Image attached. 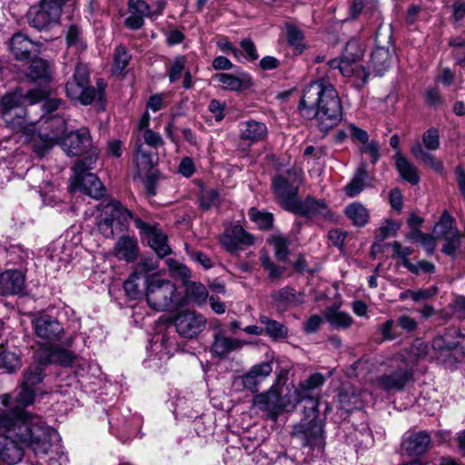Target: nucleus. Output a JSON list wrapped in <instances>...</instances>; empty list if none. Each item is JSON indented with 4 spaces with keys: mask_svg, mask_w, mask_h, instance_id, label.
I'll list each match as a JSON object with an SVG mask.
<instances>
[{
    "mask_svg": "<svg viewBox=\"0 0 465 465\" xmlns=\"http://www.w3.org/2000/svg\"><path fill=\"white\" fill-rule=\"evenodd\" d=\"M63 151L70 156H78L91 147V136L88 129L81 128L76 132L65 134L58 142Z\"/></svg>",
    "mask_w": 465,
    "mask_h": 465,
    "instance_id": "4468645a",
    "label": "nucleus"
},
{
    "mask_svg": "<svg viewBox=\"0 0 465 465\" xmlns=\"http://www.w3.org/2000/svg\"><path fill=\"white\" fill-rule=\"evenodd\" d=\"M24 96L17 92L9 93L0 100L2 116L6 123H10L11 112L20 106Z\"/></svg>",
    "mask_w": 465,
    "mask_h": 465,
    "instance_id": "58836bf2",
    "label": "nucleus"
},
{
    "mask_svg": "<svg viewBox=\"0 0 465 465\" xmlns=\"http://www.w3.org/2000/svg\"><path fill=\"white\" fill-rule=\"evenodd\" d=\"M400 228V225L391 221H387L384 225L380 227L379 229V234L378 238L380 241H383L387 239L390 236H393L397 233L398 230Z\"/></svg>",
    "mask_w": 465,
    "mask_h": 465,
    "instance_id": "774afa93",
    "label": "nucleus"
},
{
    "mask_svg": "<svg viewBox=\"0 0 465 465\" xmlns=\"http://www.w3.org/2000/svg\"><path fill=\"white\" fill-rule=\"evenodd\" d=\"M269 242L273 246L275 256L280 261H285L289 255L290 241L282 235H272Z\"/></svg>",
    "mask_w": 465,
    "mask_h": 465,
    "instance_id": "de8ad7c7",
    "label": "nucleus"
},
{
    "mask_svg": "<svg viewBox=\"0 0 465 465\" xmlns=\"http://www.w3.org/2000/svg\"><path fill=\"white\" fill-rule=\"evenodd\" d=\"M454 223L452 216L447 211H444L439 223L434 226V233L438 238L445 237L450 232L456 233L458 228L455 226Z\"/></svg>",
    "mask_w": 465,
    "mask_h": 465,
    "instance_id": "c03bdc74",
    "label": "nucleus"
},
{
    "mask_svg": "<svg viewBox=\"0 0 465 465\" xmlns=\"http://www.w3.org/2000/svg\"><path fill=\"white\" fill-rule=\"evenodd\" d=\"M288 176L293 175V179L284 175H278L272 179V189L282 208L292 212L299 202V186L302 182V172L297 170L288 171Z\"/></svg>",
    "mask_w": 465,
    "mask_h": 465,
    "instance_id": "1a4fd4ad",
    "label": "nucleus"
},
{
    "mask_svg": "<svg viewBox=\"0 0 465 465\" xmlns=\"http://www.w3.org/2000/svg\"><path fill=\"white\" fill-rule=\"evenodd\" d=\"M372 177L368 173L366 162H361L356 168L351 179L344 186L343 192L348 197L359 195L366 187L371 186Z\"/></svg>",
    "mask_w": 465,
    "mask_h": 465,
    "instance_id": "412c9836",
    "label": "nucleus"
},
{
    "mask_svg": "<svg viewBox=\"0 0 465 465\" xmlns=\"http://www.w3.org/2000/svg\"><path fill=\"white\" fill-rule=\"evenodd\" d=\"M220 242L224 250L234 252L240 249L241 245H252L254 237L241 225L236 224L223 232Z\"/></svg>",
    "mask_w": 465,
    "mask_h": 465,
    "instance_id": "f3484780",
    "label": "nucleus"
},
{
    "mask_svg": "<svg viewBox=\"0 0 465 465\" xmlns=\"http://www.w3.org/2000/svg\"><path fill=\"white\" fill-rule=\"evenodd\" d=\"M133 213L120 201L112 199L101 204L97 228L105 238H114L128 230Z\"/></svg>",
    "mask_w": 465,
    "mask_h": 465,
    "instance_id": "39448f33",
    "label": "nucleus"
},
{
    "mask_svg": "<svg viewBox=\"0 0 465 465\" xmlns=\"http://www.w3.org/2000/svg\"><path fill=\"white\" fill-rule=\"evenodd\" d=\"M423 146L430 151H436L440 148V134L438 129L432 127L424 132L422 135Z\"/></svg>",
    "mask_w": 465,
    "mask_h": 465,
    "instance_id": "6e6d98bb",
    "label": "nucleus"
},
{
    "mask_svg": "<svg viewBox=\"0 0 465 465\" xmlns=\"http://www.w3.org/2000/svg\"><path fill=\"white\" fill-rule=\"evenodd\" d=\"M344 213L355 226L363 227L369 222V211L360 202H353L349 204Z\"/></svg>",
    "mask_w": 465,
    "mask_h": 465,
    "instance_id": "f704fd0d",
    "label": "nucleus"
},
{
    "mask_svg": "<svg viewBox=\"0 0 465 465\" xmlns=\"http://www.w3.org/2000/svg\"><path fill=\"white\" fill-rule=\"evenodd\" d=\"M259 322L264 326L263 334H266L273 341L283 340L288 336V328L265 315L259 317Z\"/></svg>",
    "mask_w": 465,
    "mask_h": 465,
    "instance_id": "72a5a7b5",
    "label": "nucleus"
},
{
    "mask_svg": "<svg viewBox=\"0 0 465 465\" xmlns=\"http://www.w3.org/2000/svg\"><path fill=\"white\" fill-rule=\"evenodd\" d=\"M128 10L132 15L152 18L151 5L144 0H128Z\"/></svg>",
    "mask_w": 465,
    "mask_h": 465,
    "instance_id": "4d7b16f0",
    "label": "nucleus"
},
{
    "mask_svg": "<svg viewBox=\"0 0 465 465\" xmlns=\"http://www.w3.org/2000/svg\"><path fill=\"white\" fill-rule=\"evenodd\" d=\"M262 266L267 271L268 276L271 280H276L281 277L284 269L273 263L270 257L266 254L261 257Z\"/></svg>",
    "mask_w": 465,
    "mask_h": 465,
    "instance_id": "680f3d73",
    "label": "nucleus"
},
{
    "mask_svg": "<svg viewBox=\"0 0 465 465\" xmlns=\"http://www.w3.org/2000/svg\"><path fill=\"white\" fill-rule=\"evenodd\" d=\"M174 326L177 332L188 339H192L200 334L205 328V318L193 311H183L179 312L174 318Z\"/></svg>",
    "mask_w": 465,
    "mask_h": 465,
    "instance_id": "9b49d317",
    "label": "nucleus"
},
{
    "mask_svg": "<svg viewBox=\"0 0 465 465\" xmlns=\"http://www.w3.org/2000/svg\"><path fill=\"white\" fill-rule=\"evenodd\" d=\"M97 161L96 150L92 151L90 154L84 159L77 160L72 168L74 176H79L84 173H89L88 171L94 169Z\"/></svg>",
    "mask_w": 465,
    "mask_h": 465,
    "instance_id": "49530a36",
    "label": "nucleus"
},
{
    "mask_svg": "<svg viewBox=\"0 0 465 465\" xmlns=\"http://www.w3.org/2000/svg\"><path fill=\"white\" fill-rule=\"evenodd\" d=\"M65 39L68 47L74 48L76 52L84 51L87 46L82 28L77 25L73 24L68 26Z\"/></svg>",
    "mask_w": 465,
    "mask_h": 465,
    "instance_id": "ea45409f",
    "label": "nucleus"
},
{
    "mask_svg": "<svg viewBox=\"0 0 465 465\" xmlns=\"http://www.w3.org/2000/svg\"><path fill=\"white\" fill-rule=\"evenodd\" d=\"M131 58L130 54L123 45H119L114 51V65L116 70L123 71Z\"/></svg>",
    "mask_w": 465,
    "mask_h": 465,
    "instance_id": "052dcab7",
    "label": "nucleus"
},
{
    "mask_svg": "<svg viewBox=\"0 0 465 465\" xmlns=\"http://www.w3.org/2000/svg\"><path fill=\"white\" fill-rule=\"evenodd\" d=\"M186 296L191 302L201 306L205 303L208 292L203 284L191 282L186 284Z\"/></svg>",
    "mask_w": 465,
    "mask_h": 465,
    "instance_id": "a19ab883",
    "label": "nucleus"
},
{
    "mask_svg": "<svg viewBox=\"0 0 465 465\" xmlns=\"http://www.w3.org/2000/svg\"><path fill=\"white\" fill-rule=\"evenodd\" d=\"M404 267L414 274H420L421 272L432 273L435 271V265L428 261H420L416 263H412L411 261H406L404 262Z\"/></svg>",
    "mask_w": 465,
    "mask_h": 465,
    "instance_id": "bf43d9fd",
    "label": "nucleus"
},
{
    "mask_svg": "<svg viewBox=\"0 0 465 465\" xmlns=\"http://www.w3.org/2000/svg\"><path fill=\"white\" fill-rule=\"evenodd\" d=\"M430 442V436L428 432H414L403 439L402 448L410 455H420L427 450Z\"/></svg>",
    "mask_w": 465,
    "mask_h": 465,
    "instance_id": "c85d7f7f",
    "label": "nucleus"
},
{
    "mask_svg": "<svg viewBox=\"0 0 465 465\" xmlns=\"http://www.w3.org/2000/svg\"><path fill=\"white\" fill-rule=\"evenodd\" d=\"M145 298L148 305L159 312L171 309L178 299L174 283L157 276L146 278Z\"/></svg>",
    "mask_w": 465,
    "mask_h": 465,
    "instance_id": "423d86ee",
    "label": "nucleus"
},
{
    "mask_svg": "<svg viewBox=\"0 0 465 465\" xmlns=\"http://www.w3.org/2000/svg\"><path fill=\"white\" fill-rule=\"evenodd\" d=\"M0 283L7 294H21L25 290V275L19 270H7L0 275Z\"/></svg>",
    "mask_w": 465,
    "mask_h": 465,
    "instance_id": "cd10ccee",
    "label": "nucleus"
},
{
    "mask_svg": "<svg viewBox=\"0 0 465 465\" xmlns=\"http://www.w3.org/2000/svg\"><path fill=\"white\" fill-rule=\"evenodd\" d=\"M292 403H293L292 395L281 397L278 388L274 385L267 391L256 394L252 399V405L267 412L269 418L272 420H275L282 411L293 410Z\"/></svg>",
    "mask_w": 465,
    "mask_h": 465,
    "instance_id": "9d476101",
    "label": "nucleus"
},
{
    "mask_svg": "<svg viewBox=\"0 0 465 465\" xmlns=\"http://www.w3.org/2000/svg\"><path fill=\"white\" fill-rule=\"evenodd\" d=\"M286 38L290 45L295 47L299 52L302 51L303 45V34L302 32L293 25H286Z\"/></svg>",
    "mask_w": 465,
    "mask_h": 465,
    "instance_id": "5fc2aeb1",
    "label": "nucleus"
},
{
    "mask_svg": "<svg viewBox=\"0 0 465 465\" xmlns=\"http://www.w3.org/2000/svg\"><path fill=\"white\" fill-rule=\"evenodd\" d=\"M148 243L160 258H163L171 252V248L167 244V236L162 232L151 231Z\"/></svg>",
    "mask_w": 465,
    "mask_h": 465,
    "instance_id": "4c0bfd02",
    "label": "nucleus"
},
{
    "mask_svg": "<svg viewBox=\"0 0 465 465\" xmlns=\"http://www.w3.org/2000/svg\"><path fill=\"white\" fill-rule=\"evenodd\" d=\"M0 361L8 372L15 371L21 364L20 358L15 352L5 351L0 353Z\"/></svg>",
    "mask_w": 465,
    "mask_h": 465,
    "instance_id": "13d9d810",
    "label": "nucleus"
},
{
    "mask_svg": "<svg viewBox=\"0 0 465 465\" xmlns=\"http://www.w3.org/2000/svg\"><path fill=\"white\" fill-rule=\"evenodd\" d=\"M363 53L364 49L360 41L351 39L344 47L342 57L356 63L363 57Z\"/></svg>",
    "mask_w": 465,
    "mask_h": 465,
    "instance_id": "09e8293b",
    "label": "nucleus"
},
{
    "mask_svg": "<svg viewBox=\"0 0 465 465\" xmlns=\"http://www.w3.org/2000/svg\"><path fill=\"white\" fill-rule=\"evenodd\" d=\"M10 49L17 60L28 59L31 53H40V45L22 33L13 35L10 41Z\"/></svg>",
    "mask_w": 465,
    "mask_h": 465,
    "instance_id": "b1692460",
    "label": "nucleus"
},
{
    "mask_svg": "<svg viewBox=\"0 0 465 465\" xmlns=\"http://www.w3.org/2000/svg\"><path fill=\"white\" fill-rule=\"evenodd\" d=\"M35 396V392L34 388L22 383L21 390L16 397V401L19 405L25 407L33 403Z\"/></svg>",
    "mask_w": 465,
    "mask_h": 465,
    "instance_id": "69168bd1",
    "label": "nucleus"
},
{
    "mask_svg": "<svg viewBox=\"0 0 465 465\" xmlns=\"http://www.w3.org/2000/svg\"><path fill=\"white\" fill-rule=\"evenodd\" d=\"M76 357L71 351L63 348H54L48 352L47 361L64 367L72 366Z\"/></svg>",
    "mask_w": 465,
    "mask_h": 465,
    "instance_id": "79ce46f5",
    "label": "nucleus"
},
{
    "mask_svg": "<svg viewBox=\"0 0 465 465\" xmlns=\"http://www.w3.org/2000/svg\"><path fill=\"white\" fill-rule=\"evenodd\" d=\"M456 333L455 330L449 331L444 335H438L432 341V348L438 351L440 356H452L455 361H461L463 356H460L458 341H450L452 335Z\"/></svg>",
    "mask_w": 465,
    "mask_h": 465,
    "instance_id": "393cba45",
    "label": "nucleus"
},
{
    "mask_svg": "<svg viewBox=\"0 0 465 465\" xmlns=\"http://www.w3.org/2000/svg\"><path fill=\"white\" fill-rule=\"evenodd\" d=\"M324 316L330 325L337 330L347 329L352 324V317L345 312H341L337 308L330 307L325 312Z\"/></svg>",
    "mask_w": 465,
    "mask_h": 465,
    "instance_id": "c9c22d12",
    "label": "nucleus"
},
{
    "mask_svg": "<svg viewBox=\"0 0 465 465\" xmlns=\"http://www.w3.org/2000/svg\"><path fill=\"white\" fill-rule=\"evenodd\" d=\"M271 299L274 306L279 310H286L291 306H296L302 302L295 290L290 286L273 291L271 293Z\"/></svg>",
    "mask_w": 465,
    "mask_h": 465,
    "instance_id": "7c9ffc66",
    "label": "nucleus"
},
{
    "mask_svg": "<svg viewBox=\"0 0 465 465\" xmlns=\"http://www.w3.org/2000/svg\"><path fill=\"white\" fill-rule=\"evenodd\" d=\"M441 239L444 240L441 251L446 255L453 256L461 247V235L459 230L456 232V233L450 232Z\"/></svg>",
    "mask_w": 465,
    "mask_h": 465,
    "instance_id": "3c124183",
    "label": "nucleus"
},
{
    "mask_svg": "<svg viewBox=\"0 0 465 465\" xmlns=\"http://www.w3.org/2000/svg\"><path fill=\"white\" fill-rule=\"evenodd\" d=\"M0 425L13 431L19 440L28 445L36 457L46 465H66L68 458L58 443L57 431L45 424L42 418H35L20 427H14L12 417H0Z\"/></svg>",
    "mask_w": 465,
    "mask_h": 465,
    "instance_id": "7ed1b4c3",
    "label": "nucleus"
},
{
    "mask_svg": "<svg viewBox=\"0 0 465 465\" xmlns=\"http://www.w3.org/2000/svg\"><path fill=\"white\" fill-rule=\"evenodd\" d=\"M394 159L395 166L401 178L411 185H417L420 180L418 168L400 152L396 153Z\"/></svg>",
    "mask_w": 465,
    "mask_h": 465,
    "instance_id": "2f4dec72",
    "label": "nucleus"
},
{
    "mask_svg": "<svg viewBox=\"0 0 465 465\" xmlns=\"http://www.w3.org/2000/svg\"><path fill=\"white\" fill-rule=\"evenodd\" d=\"M219 202V193L214 189L203 191L200 196L201 207L208 210L213 206H216Z\"/></svg>",
    "mask_w": 465,
    "mask_h": 465,
    "instance_id": "0e129e2a",
    "label": "nucleus"
},
{
    "mask_svg": "<svg viewBox=\"0 0 465 465\" xmlns=\"http://www.w3.org/2000/svg\"><path fill=\"white\" fill-rule=\"evenodd\" d=\"M248 215L252 222L255 223L262 230H269L273 225L272 213L265 211H261L255 207L248 210Z\"/></svg>",
    "mask_w": 465,
    "mask_h": 465,
    "instance_id": "37998d69",
    "label": "nucleus"
},
{
    "mask_svg": "<svg viewBox=\"0 0 465 465\" xmlns=\"http://www.w3.org/2000/svg\"><path fill=\"white\" fill-rule=\"evenodd\" d=\"M144 282H146V280H143L141 273H132L124 283V289L127 296L134 300L137 299L141 294L140 287Z\"/></svg>",
    "mask_w": 465,
    "mask_h": 465,
    "instance_id": "a18cd8bd",
    "label": "nucleus"
},
{
    "mask_svg": "<svg viewBox=\"0 0 465 465\" xmlns=\"http://www.w3.org/2000/svg\"><path fill=\"white\" fill-rule=\"evenodd\" d=\"M272 371V366L268 361L253 365L248 372L234 379L233 386L239 391L247 390L255 392L258 391V386Z\"/></svg>",
    "mask_w": 465,
    "mask_h": 465,
    "instance_id": "f8f14e48",
    "label": "nucleus"
},
{
    "mask_svg": "<svg viewBox=\"0 0 465 465\" xmlns=\"http://www.w3.org/2000/svg\"><path fill=\"white\" fill-rule=\"evenodd\" d=\"M89 69L84 64H77L72 77L67 81L65 91L67 96L83 105L91 104L96 97L95 87L89 84Z\"/></svg>",
    "mask_w": 465,
    "mask_h": 465,
    "instance_id": "0eeeda50",
    "label": "nucleus"
},
{
    "mask_svg": "<svg viewBox=\"0 0 465 465\" xmlns=\"http://www.w3.org/2000/svg\"><path fill=\"white\" fill-rule=\"evenodd\" d=\"M4 415L12 417V423H14V427L17 428L35 418H39L38 416L28 413L20 407L2 411L0 417ZM0 430L5 432L4 434H0V461L7 465H15L23 459L24 448L28 447V445L21 442L18 437L13 434L11 430L2 427L1 425Z\"/></svg>",
    "mask_w": 465,
    "mask_h": 465,
    "instance_id": "20e7f679",
    "label": "nucleus"
},
{
    "mask_svg": "<svg viewBox=\"0 0 465 465\" xmlns=\"http://www.w3.org/2000/svg\"><path fill=\"white\" fill-rule=\"evenodd\" d=\"M298 108L304 119H315L322 132H328L342 120V106L338 92L323 79L304 87Z\"/></svg>",
    "mask_w": 465,
    "mask_h": 465,
    "instance_id": "f03ea898",
    "label": "nucleus"
},
{
    "mask_svg": "<svg viewBox=\"0 0 465 465\" xmlns=\"http://www.w3.org/2000/svg\"><path fill=\"white\" fill-rule=\"evenodd\" d=\"M47 92L40 89L30 90L25 97L28 100L30 104H35L41 101H44L42 105L44 114L40 118V121H44L47 117L54 116L52 114L59 110L62 105V100L57 98L47 99Z\"/></svg>",
    "mask_w": 465,
    "mask_h": 465,
    "instance_id": "a878e982",
    "label": "nucleus"
},
{
    "mask_svg": "<svg viewBox=\"0 0 465 465\" xmlns=\"http://www.w3.org/2000/svg\"><path fill=\"white\" fill-rule=\"evenodd\" d=\"M44 368L42 365L30 366L25 372L23 383L34 388L44 379Z\"/></svg>",
    "mask_w": 465,
    "mask_h": 465,
    "instance_id": "864d4df0",
    "label": "nucleus"
},
{
    "mask_svg": "<svg viewBox=\"0 0 465 465\" xmlns=\"http://www.w3.org/2000/svg\"><path fill=\"white\" fill-rule=\"evenodd\" d=\"M291 213L310 219L329 220L333 215L325 200L312 196H307L304 200H299Z\"/></svg>",
    "mask_w": 465,
    "mask_h": 465,
    "instance_id": "ddd939ff",
    "label": "nucleus"
},
{
    "mask_svg": "<svg viewBox=\"0 0 465 465\" xmlns=\"http://www.w3.org/2000/svg\"><path fill=\"white\" fill-rule=\"evenodd\" d=\"M35 334L46 341H58L64 333V327L54 316L42 314L34 322Z\"/></svg>",
    "mask_w": 465,
    "mask_h": 465,
    "instance_id": "6ab92c4d",
    "label": "nucleus"
},
{
    "mask_svg": "<svg viewBox=\"0 0 465 465\" xmlns=\"http://www.w3.org/2000/svg\"><path fill=\"white\" fill-rule=\"evenodd\" d=\"M27 76L33 82H47L50 80L51 73L49 69L48 63L43 59H35L32 61L29 70L27 72Z\"/></svg>",
    "mask_w": 465,
    "mask_h": 465,
    "instance_id": "e433bc0d",
    "label": "nucleus"
},
{
    "mask_svg": "<svg viewBox=\"0 0 465 465\" xmlns=\"http://www.w3.org/2000/svg\"><path fill=\"white\" fill-rule=\"evenodd\" d=\"M70 180L69 190L71 193L80 191L94 199H99L104 194L105 189L103 183L94 173L72 176Z\"/></svg>",
    "mask_w": 465,
    "mask_h": 465,
    "instance_id": "dca6fc26",
    "label": "nucleus"
},
{
    "mask_svg": "<svg viewBox=\"0 0 465 465\" xmlns=\"http://www.w3.org/2000/svg\"><path fill=\"white\" fill-rule=\"evenodd\" d=\"M186 64L187 58L185 55H177L173 58L167 71L170 83H175L181 78Z\"/></svg>",
    "mask_w": 465,
    "mask_h": 465,
    "instance_id": "8fccbe9b",
    "label": "nucleus"
},
{
    "mask_svg": "<svg viewBox=\"0 0 465 465\" xmlns=\"http://www.w3.org/2000/svg\"><path fill=\"white\" fill-rule=\"evenodd\" d=\"M238 130L241 142L248 146L263 141L268 134L265 124L255 120L240 122Z\"/></svg>",
    "mask_w": 465,
    "mask_h": 465,
    "instance_id": "aec40b11",
    "label": "nucleus"
},
{
    "mask_svg": "<svg viewBox=\"0 0 465 465\" xmlns=\"http://www.w3.org/2000/svg\"><path fill=\"white\" fill-rule=\"evenodd\" d=\"M428 353V345L422 340H416L409 349L410 361H416Z\"/></svg>",
    "mask_w": 465,
    "mask_h": 465,
    "instance_id": "e2e57ef3",
    "label": "nucleus"
},
{
    "mask_svg": "<svg viewBox=\"0 0 465 465\" xmlns=\"http://www.w3.org/2000/svg\"><path fill=\"white\" fill-rule=\"evenodd\" d=\"M352 134L356 139L355 143H360L361 153L369 154L372 163H376L380 159V144L377 141L369 140V134L363 129H352Z\"/></svg>",
    "mask_w": 465,
    "mask_h": 465,
    "instance_id": "473e14b6",
    "label": "nucleus"
},
{
    "mask_svg": "<svg viewBox=\"0 0 465 465\" xmlns=\"http://www.w3.org/2000/svg\"><path fill=\"white\" fill-rule=\"evenodd\" d=\"M65 2L66 0H41L38 6L31 7L27 13L29 25L43 31L59 24Z\"/></svg>",
    "mask_w": 465,
    "mask_h": 465,
    "instance_id": "6e6552de",
    "label": "nucleus"
},
{
    "mask_svg": "<svg viewBox=\"0 0 465 465\" xmlns=\"http://www.w3.org/2000/svg\"><path fill=\"white\" fill-rule=\"evenodd\" d=\"M39 124L38 135L46 143V147L57 143L65 134L66 120L60 114L39 121Z\"/></svg>",
    "mask_w": 465,
    "mask_h": 465,
    "instance_id": "2eb2a0df",
    "label": "nucleus"
},
{
    "mask_svg": "<svg viewBox=\"0 0 465 465\" xmlns=\"http://www.w3.org/2000/svg\"><path fill=\"white\" fill-rule=\"evenodd\" d=\"M392 56L388 47L377 46L371 54L369 70L377 75H382L391 66Z\"/></svg>",
    "mask_w": 465,
    "mask_h": 465,
    "instance_id": "c756f323",
    "label": "nucleus"
},
{
    "mask_svg": "<svg viewBox=\"0 0 465 465\" xmlns=\"http://www.w3.org/2000/svg\"><path fill=\"white\" fill-rule=\"evenodd\" d=\"M243 344L242 341L225 336L223 331H218L213 335L211 351L217 357L224 358L231 352L242 349Z\"/></svg>",
    "mask_w": 465,
    "mask_h": 465,
    "instance_id": "4be33fe9",
    "label": "nucleus"
},
{
    "mask_svg": "<svg viewBox=\"0 0 465 465\" xmlns=\"http://www.w3.org/2000/svg\"><path fill=\"white\" fill-rule=\"evenodd\" d=\"M142 137L144 143L155 149L163 144V141L161 135L151 129H146L144 132H143Z\"/></svg>",
    "mask_w": 465,
    "mask_h": 465,
    "instance_id": "338daca9",
    "label": "nucleus"
},
{
    "mask_svg": "<svg viewBox=\"0 0 465 465\" xmlns=\"http://www.w3.org/2000/svg\"><path fill=\"white\" fill-rule=\"evenodd\" d=\"M165 262L173 277L180 278L183 282L191 277V271L184 264L173 258H168Z\"/></svg>",
    "mask_w": 465,
    "mask_h": 465,
    "instance_id": "603ef678",
    "label": "nucleus"
},
{
    "mask_svg": "<svg viewBox=\"0 0 465 465\" xmlns=\"http://www.w3.org/2000/svg\"><path fill=\"white\" fill-rule=\"evenodd\" d=\"M325 378L321 373H313L299 384V387L292 392L294 409L304 401L303 416L300 422L292 427V436L301 440L302 446L312 450H322L325 446V415L320 414V401L314 398L312 393L314 390L323 385Z\"/></svg>",
    "mask_w": 465,
    "mask_h": 465,
    "instance_id": "f257e3e1",
    "label": "nucleus"
},
{
    "mask_svg": "<svg viewBox=\"0 0 465 465\" xmlns=\"http://www.w3.org/2000/svg\"><path fill=\"white\" fill-rule=\"evenodd\" d=\"M223 89L234 92H242L252 85L251 75L245 72H240L237 75L221 73L215 75Z\"/></svg>",
    "mask_w": 465,
    "mask_h": 465,
    "instance_id": "5701e85b",
    "label": "nucleus"
},
{
    "mask_svg": "<svg viewBox=\"0 0 465 465\" xmlns=\"http://www.w3.org/2000/svg\"><path fill=\"white\" fill-rule=\"evenodd\" d=\"M114 255L127 262H134L139 253V246L136 238L129 235L121 236L114 244Z\"/></svg>",
    "mask_w": 465,
    "mask_h": 465,
    "instance_id": "bb28decb",
    "label": "nucleus"
},
{
    "mask_svg": "<svg viewBox=\"0 0 465 465\" xmlns=\"http://www.w3.org/2000/svg\"><path fill=\"white\" fill-rule=\"evenodd\" d=\"M412 375L413 371L411 369L399 368L390 374L378 376L374 381V384L385 391H401L411 380Z\"/></svg>",
    "mask_w": 465,
    "mask_h": 465,
    "instance_id": "a211bd4d",
    "label": "nucleus"
}]
</instances>
